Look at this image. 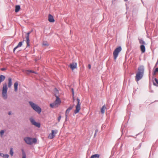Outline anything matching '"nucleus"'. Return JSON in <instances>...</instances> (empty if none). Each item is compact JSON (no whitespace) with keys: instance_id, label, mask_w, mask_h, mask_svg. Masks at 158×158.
<instances>
[{"instance_id":"obj_1","label":"nucleus","mask_w":158,"mask_h":158,"mask_svg":"<svg viewBox=\"0 0 158 158\" xmlns=\"http://www.w3.org/2000/svg\"><path fill=\"white\" fill-rule=\"evenodd\" d=\"M144 67L143 66H140L138 68V71L135 76V80L138 82L142 78L144 74Z\"/></svg>"},{"instance_id":"obj_2","label":"nucleus","mask_w":158,"mask_h":158,"mask_svg":"<svg viewBox=\"0 0 158 158\" xmlns=\"http://www.w3.org/2000/svg\"><path fill=\"white\" fill-rule=\"evenodd\" d=\"M29 103L31 108L38 114L41 112V109L37 105L31 101H29Z\"/></svg>"},{"instance_id":"obj_3","label":"nucleus","mask_w":158,"mask_h":158,"mask_svg":"<svg viewBox=\"0 0 158 158\" xmlns=\"http://www.w3.org/2000/svg\"><path fill=\"white\" fill-rule=\"evenodd\" d=\"M24 140L27 144L29 145L35 144L37 142L36 139L35 138H32L29 137H26L24 138Z\"/></svg>"},{"instance_id":"obj_4","label":"nucleus","mask_w":158,"mask_h":158,"mask_svg":"<svg viewBox=\"0 0 158 158\" xmlns=\"http://www.w3.org/2000/svg\"><path fill=\"white\" fill-rule=\"evenodd\" d=\"M8 89L6 83H4L3 85L2 95L4 99H6L7 98V92Z\"/></svg>"},{"instance_id":"obj_5","label":"nucleus","mask_w":158,"mask_h":158,"mask_svg":"<svg viewBox=\"0 0 158 158\" xmlns=\"http://www.w3.org/2000/svg\"><path fill=\"white\" fill-rule=\"evenodd\" d=\"M122 48L121 47H119L116 48L113 52L114 59L115 60L117 57L118 53L121 51Z\"/></svg>"},{"instance_id":"obj_6","label":"nucleus","mask_w":158,"mask_h":158,"mask_svg":"<svg viewBox=\"0 0 158 158\" xmlns=\"http://www.w3.org/2000/svg\"><path fill=\"white\" fill-rule=\"evenodd\" d=\"M77 104L76 106V109L74 111V113L75 114L78 113L81 109L80 100L78 98H77Z\"/></svg>"},{"instance_id":"obj_7","label":"nucleus","mask_w":158,"mask_h":158,"mask_svg":"<svg viewBox=\"0 0 158 158\" xmlns=\"http://www.w3.org/2000/svg\"><path fill=\"white\" fill-rule=\"evenodd\" d=\"M29 120L30 122L33 125H34L38 127H40V123H38L36 122L33 118H30L29 119Z\"/></svg>"},{"instance_id":"obj_8","label":"nucleus","mask_w":158,"mask_h":158,"mask_svg":"<svg viewBox=\"0 0 158 158\" xmlns=\"http://www.w3.org/2000/svg\"><path fill=\"white\" fill-rule=\"evenodd\" d=\"M73 106H70L65 111V115L66 117V120H67V117L68 115L71 110L73 108Z\"/></svg>"},{"instance_id":"obj_9","label":"nucleus","mask_w":158,"mask_h":158,"mask_svg":"<svg viewBox=\"0 0 158 158\" xmlns=\"http://www.w3.org/2000/svg\"><path fill=\"white\" fill-rule=\"evenodd\" d=\"M77 67V64L76 63L73 62L70 64L69 65V67L72 69L73 70L74 69H76Z\"/></svg>"},{"instance_id":"obj_10","label":"nucleus","mask_w":158,"mask_h":158,"mask_svg":"<svg viewBox=\"0 0 158 158\" xmlns=\"http://www.w3.org/2000/svg\"><path fill=\"white\" fill-rule=\"evenodd\" d=\"M31 32H29L27 33V36H26V43L27 46L29 45L30 40L29 39V35L30 34Z\"/></svg>"},{"instance_id":"obj_11","label":"nucleus","mask_w":158,"mask_h":158,"mask_svg":"<svg viewBox=\"0 0 158 158\" xmlns=\"http://www.w3.org/2000/svg\"><path fill=\"white\" fill-rule=\"evenodd\" d=\"M56 99L55 101V104H56L57 105H59L61 103V101L60 99L59 98L58 96H56Z\"/></svg>"},{"instance_id":"obj_12","label":"nucleus","mask_w":158,"mask_h":158,"mask_svg":"<svg viewBox=\"0 0 158 158\" xmlns=\"http://www.w3.org/2000/svg\"><path fill=\"white\" fill-rule=\"evenodd\" d=\"M48 21L50 22H54L55 21L53 16L50 14L48 15Z\"/></svg>"},{"instance_id":"obj_13","label":"nucleus","mask_w":158,"mask_h":158,"mask_svg":"<svg viewBox=\"0 0 158 158\" xmlns=\"http://www.w3.org/2000/svg\"><path fill=\"white\" fill-rule=\"evenodd\" d=\"M18 81L16 82L14 84V90L15 92H17L18 90Z\"/></svg>"},{"instance_id":"obj_14","label":"nucleus","mask_w":158,"mask_h":158,"mask_svg":"<svg viewBox=\"0 0 158 158\" xmlns=\"http://www.w3.org/2000/svg\"><path fill=\"white\" fill-rule=\"evenodd\" d=\"M140 50L142 53H144L145 51V48L144 45H141L140 46Z\"/></svg>"},{"instance_id":"obj_15","label":"nucleus","mask_w":158,"mask_h":158,"mask_svg":"<svg viewBox=\"0 0 158 158\" xmlns=\"http://www.w3.org/2000/svg\"><path fill=\"white\" fill-rule=\"evenodd\" d=\"M0 156L3 158H8L9 155L7 154H4L3 153L0 152Z\"/></svg>"},{"instance_id":"obj_16","label":"nucleus","mask_w":158,"mask_h":158,"mask_svg":"<svg viewBox=\"0 0 158 158\" xmlns=\"http://www.w3.org/2000/svg\"><path fill=\"white\" fill-rule=\"evenodd\" d=\"M12 85V79L11 78H8V87L10 88Z\"/></svg>"},{"instance_id":"obj_17","label":"nucleus","mask_w":158,"mask_h":158,"mask_svg":"<svg viewBox=\"0 0 158 158\" xmlns=\"http://www.w3.org/2000/svg\"><path fill=\"white\" fill-rule=\"evenodd\" d=\"M23 42H20L19 43L18 45L15 47L13 50L14 51H15L18 48L21 47L22 45V43Z\"/></svg>"},{"instance_id":"obj_18","label":"nucleus","mask_w":158,"mask_h":158,"mask_svg":"<svg viewBox=\"0 0 158 158\" xmlns=\"http://www.w3.org/2000/svg\"><path fill=\"white\" fill-rule=\"evenodd\" d=\"M20 9V7L19 5H16L15 7V12H18L19 11Z\"/></svg>"},{"instance_id":"obj_19","label":"nucleus","mask_w":158,"mask_h":158,"mask_svg":"<svg viewBox=\"0 0 158 158\" xmlns=\"http://www.w3.org/2000/svg\"><path fill=\"white\" fill-rule=\"evenodd\" d=\"M106 109V107L105 105H104L101 110V112L102 114H104L105 112V110Z\"/></svg>"},{"instance_id":"obj_20","label":"nucleus","mask_w":158,"mask_h":158,"mask_svg":"<svg viewBox=\"0 0 158 158\" xmlns=\"http://www.w3.org/2000/svg\"><path fill=\"white\" fill-rule=\"evenodd\" d=\"M5 78V77L4 76L1 75L0 76V83L4 81Z\"/></svg>"},{"instance_id":"obj_21","label":"nucleus","mask_w":158,"mask_h":158,"mask_svg":"<svg viewBox=\"0 0 158 158\" xmlns=\"http://www.w3.org/2000/svg\"><path fill=\"white\" fill-rule=\"evenodd\" d=\"M100 157V155L99 154H95L92 155L90 158H99Z\"/></svg>"},{"instance_id":"obj_22","label":"nucleus","mask_w":158,"mask_h":158,"mask_svg":"<svg viewBox=\"0 0 158 158\" xmlns=\"http://www.w3.org/2000/svg\"><path fill=\"white\" fill-rule=\"evenodd\" d=\"M57 132H58V131L57 130H52V132L51 133L52 135H53V136L54 137H55V135L57 134Z\"/></svg>"},{"instance_id":"obj_23","label":"nucleus","mask_w":158,"mask_h":158,"mask_svg":"<svg viewBox=\"0 0 158 158\" xmlns=\"http://www.w3.org/2000/svg\"><path fill=\"white\" fill-rule=\"evenodd\" d=\"M54 94L56 97V96H58V91L56 88L54 90Z\"/></svg>"},{"instance_id":"obj_24","label":"nucleus","mask_w":158,"mask_h":158,"mask_svg":"<svg viewBox=\"0 0 158 158\" xmlns=\"http://www.w3.org/2000/svg\"><path fill=\"white\" fill-rule=\"evenodd\" d=\"M22 158H26V153L23 149L22 150Z\"/></svg>"},{"instance_id":"obj_25","label":"nucleus","mask_w":158,"mask_h":158,"mask_svg":"<svg viewBox=\"0 0 158 158\" xmlns=\"http://www.w3.org/2000/svg\"><path fill=\"white\" fill-rule=\"evenodd\" d=\"M10 154L11 156H12L14 154V152L13 150V148H10Z\"/></svg>"},{"instance_id":"obj_26","label":"nucleus","mask_w":158,"mask_h":158,"mask_svg":"<svg viewBox=\"0 0 158 158\" xmlns=\"http://www.w3.org/2000/svg\"><path fill=\"white\" fill-rule=\"evenodd\" d=\"M139 42L140 44H143L142 45H144L145 44V43L142 39H139Z\"/></svg>"},{"instance_id":"obj_27","label":"nucleus","mask_w":158,"mask_h":158,"mask_svg":"<svg viewBox=\"0 0 158 158\" xmlns=\"http://www.w3.org/2000/svg\"><path fill=\"white\" fill-rule=\"evenodd\" d=\"M42 45L43 46L47 47L49 45L48 44L47 42H44Z\"/></svg>"},{"instance_id":"obj_28","label":"nucleus","mask_w":158,"mask_h":158,"mask_svg":"<svg viewBox=\"0 0 158 158\" xmlns=\"http://www.w3.org/2000/svg\"><path fill=\"white\" fill-rule=\"evenodd\" d=\"M54 137L51 133L48 136V138L50 139H52Z\"/></svg>"},{"instance_id":"obj_29","label":"nucleus","mask_w":158,"mask_h":158,"mask_svg":"<svg viewBox=\"0 0 158 158\" xmlns=\"http://www.w3.org/2000/svg\"><path fill=\"white\" fill-rule=\"evenodd\" d=\"M26 73L28 74H29L30 73H35V72H34V71H31V70H26Z\"/></svg>"},{"instance_id":"obj_30","label":"nucleus","mask_w":158,"mask_h":158,"mask_svg":"<svg viewBox=\"0 0 158 158\" xmlns=\"http://www.w3.org/2000/svg\"><path fill=\"white\" fill-rule=\"evenodd\" d=\"M56 106H57V105L56 104H55V103L50 104V106L52 108H53Z\"/></svg>"},{"instance_id":"obj_31","label":"nucleus","mask_w":158,"mask_h":158,"mask_svg":"<svg viewBox=\"0 0 158 158\" xmlns=\"http://www.w3.org/2000/svg\"><path fill=\"white\" fill-rule=\"evenodd\" d=\"M156 72H158V68H156L154 71H153V75H154Z\"/></svg>"},{"instance_id":"obj_32","label":"nucleus","mask_w":158,"mask_h":158,"mask_svg":"<svg viewBox=\"0 0 158 158\" xmlns=\"http://www.w3.org/2000/svg\"><path fill=\"white\" fill-rule=\"evenodd\" d=\"M4 132H5V131L3 130L1 131L0 132V134L1 136V137H2V135H3Z\"/></svg>"},{"instance_id":"obj_33","label":"nucleus","mask_w":158,"mask_h":158,"mask_svg":"<svg viewBox=\"0 0 158 158\" xmlns=\"http://www.w3.org/2000/svg\"><path fill=\"white\" fill-rule=\"evenodd\" d=\"M61 118V115L59 116V117H58V120L59 122H60V121Z\"/></svg>"},{"instance_id":"obj_34","label":"nucleus","mask_w":158,"mask_h":158,"mask_svg":"<svg viewBox=\"0 0 158 158\" xmlns=\"http://www.w3.org/2000/svg\"><path fill=\"white\" fill-rule=\"evenodd\" d=\"M155 82H156V83L157 84H158V80L156 78H155Z\"/></svg>"},{"instance_id":"obj_35","label":"nucleus","mask_w":158,"mask_h":158,"mask_svg":"<svg viewBox=\"0 0 158 158\" xmlns=\"http://www.w3.org/2000/svg\"><path fill=\"white\" fill-rule=\"evenodd\" d=\"M2 71H4L6 70V69L5 68H2L1 69Z\"/></svg>"},{"instance_id":"obj_36","label":"nucleus","mask_w":158,"mask_h":158,"mask_svg":"<svg viewBox=\"0 0 158 158\" xmlns=\"http://www.w3.org/2000/svg\"><path fill=\"white\" fill-rule=\"evenodd\" d=\"M8 114H9V115H11V114H12V112H11V111H10L9 112H8Z\"/></svg>"},{"instance_id":"obj_37","label":"nucleus","mask_w":158,"mask_h":158,"mask_svg":"<svg viewBox=\"0 0 158 158\" xmlns=\"http://www.w3.org/2000/svg\"><path fill=\"white\" fill-rule=\"evenodd\" d=\"M88 67H89V69H91V65L90 64L88 65Z\"/></svg>"},{"instance_id":"obj_38","label":"nucleus","mask_w":158,"mask_h":158,"mask_svg":"<svg viewBox=\"0 0 158 158\" xmlns=\"http://www.w3.org/2000/svg\"><path fill=\"white\" fill-rule=\"evenodd\" d=\"M72 94H73V95L74 94V92L73 89H72Z\"/></svg>"},{"instance_id":"obj_39","label":"nucleus","mask_w":158,"mask_h":158,"mask_svg":"<svg viewBox=\"0 0 158 158\" xmlns=\"http://www.w3.org/2000/svg\"><path fill=\"white\" fill-rule=\"evenodd\" d=\"M98 130H95V134H96V133L98 132Z\"/></svg>"},{"instance_id":"obj_40","label":"nucleus","mask_w":158,"mask_h":158,"mask_svg":"<svg viewBox=\"0 0 158 158\" xmlns=\"http://www.w3.org/2000/svg\"><path fill=\"white\" fill-rule=\"evenodd\" d=\"M158 63H157V61L156 63V66L157 65V64Z\"/></svg>"},{"instance_id":"obj_41","label":"nucleus","mask_w":158,"mask_h":158,"mask_svg":"<svg viewBox=\"0 0 158 158\" xmlns=\"http://www.w3.org/2000/svg\"><path fill=\"white\" fill-rule=\"evenodd\" d=\"M153 85H156V84H155L154 82H153Z\"/></svg>"},{"instance_id":"obj_42","label":"nucleus","mask_w":158,"mask_h":158,"mask_svg":"<svg viewBox=\"0 0 158 158\" xmlns=\"http://www.w3.org/2000/svg\"><path fill=\"white\" fill-rule=\"evenodd\" d=\"M96 134L95 133L94 134V136H95V135H96Z\"/></svg>"}]
</instances>
